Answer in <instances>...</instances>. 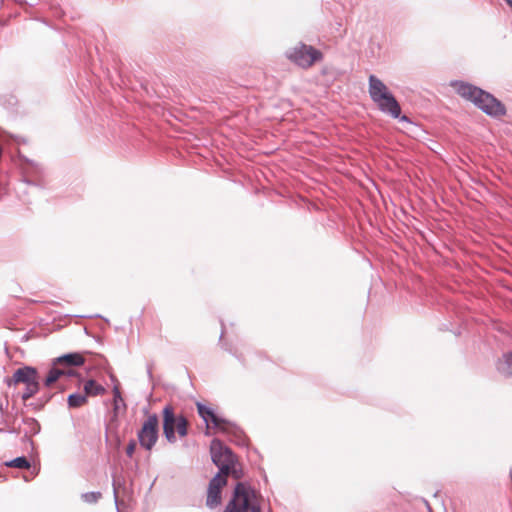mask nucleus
<instances>
[{
    "instance_id": "nucleus-1",
    "label": "nucleus",
    "mask_w": 512,
    "mask_h": 512,
    "mask_svg": "<svg viewBox=\"0 0 512 512\" xmlns=\"http://www.w3.org/2000/svg\"><path fill=\"white\" fill-rule=\"evenodd\" d=\"M451 85L461 97L473 102L487 115L499 117L506 113L504 105L492 94L462 81H454Z\"/></svg>"
},
{
    "instance_id": "nucleus-2",
    "label": "nucleus",
    "mask_w": 512,
    "mask_h": 512,
    "mask_svg": "<svg viewBox=\"0 0 512 512\" xmlns=\"http://www.w3.org/2000/svg\"><path fill=\"white\" fill-rule=\"evenodd\" d=\"M369 95L378 109L393 118H400L401 121H408L407 116L400 117L401 107L389 91L388 87L375 75L369 76Z\"/></svg>"
},
{
    "instance_id": "nucleus-3",
    "label": "nucleus",
    "mask_w": 512,
    "mask_h": 512,
    "mask_svg": "<svg viewBox=\"0 0 512 512\" xmlns=\"http://www.w3.org/2000/svg\"><path fill=\"white\" fill-rule=\"evenodd\" d=\"M224 512H261L259 496L249 484L238 482Z\"/></svg>"
},
{
    "instance_id": "nucleus-4",
    "label": "nucleus",
    "mask_w": 512,
    "mask_h": 512,
    "mask_svg": "<svg viewBox=\"0 0 512 512\" xmlns=\"http://www.w3.org/2000/svg\"><path fill=\"white\" fill-rule=\"evenodd\" d=\"M197 410L199 416L206 423V429L209 430V422H211L219 432L226 434L232 437L237 444H244V434L243 431L234 423L217 416L214 411L205 406L204 404L197 403ZM208 434V431H206Z\"/></svg>"
},
{
    "instance_id": "nucleus-5",
    "label": "nucleus",
    "mask_w": 512,
    "mask_h": 512,
    "mask_svg": "<svg viewBox=\"0 0 512 512\" xmlns=\"http://www.w3.org/2000/svg\"><path fill=\"white\" fill-rule=\"evenodd\" d=\"M163 432L165 438L169 443L176 442L175 432L177 431L180 437H185L188 434V422L183 415L176 416L174 408L171 405H166L163 408Z\"/></svg>"
},
{
    "instance_id": "nucleus-6",
    "label": "nucleus",
    "mask_w": 512,
    "mask_h": 512,
    "mask_svg": "<svg viewBox=\"0 0 512 512\" xmlns=\"http://www.w3.org/2000/svg\"><path fill=\"white\" fill-rule=\"evenodd\" d=\"M8 386L16 385L18 383L25 384V390L22 394L24 401L32 398L39 390L38 371L31 366H24L17 369L12 378L5 380Z\"/></svg>"
},
{
    "instance_id": "nucleus-7",
    "label": "nucleus",
    "mask_w": 512,
    "mask_h": 512,
    "mask_svg": "<svg viewBox=\"0 0 512 512\" xmlns=\"http://www.w3.org/2000/svg\"><path fill=\"white\" fill-rule=\"evenodd\" d=\"M212 462L219 468L221 476L227 477L237 459L232 450L225 446L219 439H213L210 445Z\"/></svg>"
},
{
    "instance_id": "nucleus-8",
    "label": "nucleus",
    "mask_w": 512,
    "mask_h": 512,
    "mask_svg": "<svg viewBox=\"0 0 512 512\" xmlns=\"http://www.w3.org/2000/svg\"><path fill=\"white\" fill-rule=\"evenodd\" d=\"M287 56L292 62L302 68H309L316 61L323 58V55L319 50L303 43L294 47Z\"/></svg>"
},
{
    "instance_id": "nucleus-9",
    "label": "nucleus",
    "mask_w": 512,
    "mask_h": 512,
    "mask_svg": "<svg viewBox=\"0 0 512 512\" xmlns=\"http://www.w3.org/2000/svg\"><path fill=\"white\" fill-rule=\"evenodd\" d=\"M159 420L156 414H150L143 422L137 433L139 444L142 448L150 451L155 446L159 437Z\"/></svg>"
},
{
    "instance_id": "nucleus-10",
    "label": "nucleus",
    "mask_w": 512,
    "mask_h": 512,
    "mask_svg": "<svg viewBox=\"0 0 512 512\" xmlns=\"http://www.w3.org/2000/svg\"><path fill=\"white\" fill-rule=\"evenodd\" d=\"M227 483V479L217 473L209 482L206 505L215 508L221 503V489Z\"/></svg>"
},
{
    "instance_id": "nucleus-11",
    "label": "nucleus",
    "mask_w": 512,
    "mask_h": 512,
    "mask_svg": "<svg viewBox=\"0 0 512 512\" xmlns=\"http://www.w3.org/2000/svg\"><path fill=\"white\" fill-rule=\"evenodd\" d=\"M58 364H52L51 369L49 370L45 380H44V386L50 387L53 383L58 381L61 377H72L75 376V372L71 369H65V368H59L57 367Z\"/></svg>"
},
{
    "instance_id": "nucleus-12",
    "label": "nucleus",
    "mask_w": 512,
    "mask_h": 512,
    "mask_svg": "<svg viewBox=\"0 0 512 512\" xmlns=\"http://www.w3.org/2000/svg\"><path fill=\"white\" fill-rule=\"evenodd\" d=\"M85 363V359L80 353H69L62 355L54 360V364H64L68 367L81 366Z\"/></svg>"
},
{
    "instance_id": "nucleus-13",
    "label": "nucleus",
    "mask_w": 512,
    "mask_h": 512,
    "mask_svg": "<svg viewBox=\"0 0 512 512\" xmlns=\"http://www.w3.org/2000/svg\"><path fill=\"white\" fill-rule=\"evenodd\" d=\"M83 391L89 397L103 395L106 392V389L95 380L89 379L84 383Z\"/></svg>"
},
{
    "instance_id": "nucleus-14",
    "label": "nucleus",
    "mask_w": 512,
    "mask_h": 512,
    "mask_svg": "<svg viewBox=\"0 0 512 512\" xmlns=\"http://www.w3.org/2000/svg\"><path fill=\"white\" fill-rule=\"evenodd\" d=\"M88 396L83 391L72 393L67 398V404L69 408H79L87 404Z\"/></svg>"
},
{
    "instance_id": "nucleus-15",
    "label": "nucleus",
    "mask_w": 512,
    "mask_h": 512,
    "mask_svg": "<svg viewBox=\"0 0 512 512\" xmlns=\"http://www.w3.org/2000/svg\"><path fill=\"white\" fill-rule=\"evenodd\" d=\"M499 373L506 377H512V353L503 356L497 364Z\"/></svg>"
},
{
    "instance_id": "nucleus-16",
    "label": "nucleus",
    "mask_w": 512,
    "mask_h": 512,
    "mask_svg": "<svg viewBox=\"0 0 512 512\" xmlns=\"http://www.w3.org/2000/svg\"><path fill=\"white\" fill-rule=\"evenodd\" d=\"M24 424V436L25 437H31L33 435H36L40 432V424L39 422L34 418H25L23 419Z\"/></svg>"
},
{
    "instance_id": "nucleus-17",
    "label": "nucleus",
    "mask_w": 512,
    "mask_h": 512,
    "mask_svg": "<svg viewBox=\"0 0 512 512\" xmlns=\"http://www.w3.org/2000/svg\"><path fill=\"white\" fill-rule=\"evenodd\" d=\"M5 465L8 467H14L18 469H28L30 467V462L25 456H20L6 462Z\"/></svg>"
},
{
    "instance_id": "nucleus-18",
    "label": "nucleus",
    "mask_w": 512,
    "mask_h": 512,
    "mask_svg": "<svg viewBox=\"0 0 512 512\" xmlns=\"http://www.w3.org/2000/svg\"><path fill=\"white\" fill-rule=\"evenodd\" d=\"M113 405H114V411L117 412L120 408V405L125 407L124 400L122 398L120 389L118 386H114L113 388Z\"/></svg>"
},
{
    "instance_id": "nucleus-19",
    "label": "nucleus",
    "mask_w": 512,
    "mask_h": 512,
    "mask_svg": "<svg viewBox=\"0 0 512 512\" xmlns=\"http://www.w3.org/2000/svg\"><path fill=\"white\" fill-rule=\"evenodd\" d=\"M102 494L99 491H92V492H86L81 495V498L84 502L92 504L96 503L100 498Z\"/></svg>"
},
{
    "instance_id": "nucleus-20",
    "label": "nucleus",
    "mask_w": 512,
    "mask_h": 512,
    "mask_svg": "<svg viewBox=\"0 0 512 512\" xmlns=\"http://www.w3.org/2000/svg\"><path fill=\"white\" fill-rule=\"evenodd\" d=\"M136 448L135 440H131L126 447V454L128 457H132Z\"/></svg>"
},
{
    "instance_id": "nucleus-21",
    "label": "nucleus",
    "mask_w": 512,
    "mask_h": 512,
    "mask_svg": "<svg viewBox=\"0 0 512 512\" xmlns=\"http://www.w3.org/2000/svg\"><path fill=\"white\" fill-rule=\"evenodd\" d=\"M6 432L11 433V434H19L20 433L16 427L10 426V425H7Z\"/></svg>"
},
{
    "instance_id": "nucleus-22",
    "label": "nucleus",
    "mask_w": 512,
    "mask_h": 512,
    "mask_svg": "<svg viewBox=\"0 0 512 512\" xmlns=\"http://www.w3.org/2000/svg\"><path fill=\"white\" fill-rule=\"evenodd\" d=\"M230 474L233 475L235 478H240V472L235 468V465L233 466L232 470L230 471Z\"/></svg>"
},
{
    "instance_id": "nucleus-23",
    "label": "nucleus",
    "mask_w": 512,
    "mask_h": 512,
    "mask_svg": "<svg viewBox=\"0 0 512 512\" xmlns=\"http://www.w3.org/2000/svg\"><path fill=\"white\" fill-rule=\"evenodd\" d=\"M509 6L510 8L512 9V0H504Z\"/></svg>"
}]
</instances>
